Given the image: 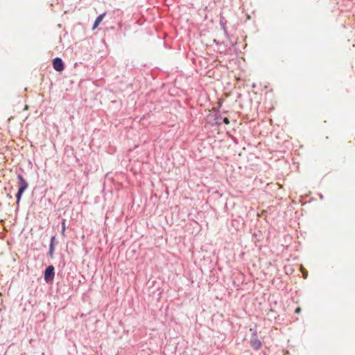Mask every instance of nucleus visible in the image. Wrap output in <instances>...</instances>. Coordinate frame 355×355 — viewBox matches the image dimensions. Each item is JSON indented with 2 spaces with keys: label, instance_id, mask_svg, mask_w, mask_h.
<instances>
[{
  "label": "nucleus",
  "instance_id": "39448f33",
  "mask_svg": "<svg viewBox=\"0 0 355 355\" xmlns=\"http://www.w3.org/2000/svg\"><path fill=\"white\" fill-rule=\"evenodd\" d=\"M105 14H106L105 12H103V13H102V14L99 15L96 17V19H95L94 23V24H93L92 30H94V29H96V28L98 27V26L99 25V24H100V23L102 21V20L103 19V18H104V17H105Z\"/></svg>",
  "mask_w": 355,
  "mask_h": 355
},
{
  "label": "nucleus",
  "instance_id": "ddd939ff",
  "mask_svg": "<svg viewBox=\"0 0 355 355\" xmlns=\"http://www.w3.org/2000/svg\"><path fill=\"white\" fill-rule=\"evenodd\" d=\"M301 312V309L300 307H297L295 311V313H299Z\"/></svg>",
  "mask_w": 355,
  "mask_h": 355
},
{
  "label": "nucleus",
  "instance_id": "4468645a",
  "mask_svg": "<svg viewBox=\"0 0 355 355\" xmlns=\"http://www.w3.org/2000/svg\"><path fill=\"white\" fill-rule=\"evenodd\" d=\"M304 278H306V277H307V272H306V274H304Z\"/></svg>",
  "mask_w": 355,
  "mask_h": 355
},
{
  "label": "nucleus",
  "instance_id": "2eb2a0df",
  "mask_svg": "<svg viewBox=\"0 0 355 355\" xmlns=\"http://www.w3.org/2000/svg\"><path fill=\"white\" fill-rule=\"evenodd\" d=\"M320 199H322L323 198V196L322 194L320 195Z\"/></svg>",
  "mask_w": 355,
  "mask_h": 355
},
{
  "label": "nucleus",
  "instance_id": "423d86ee",
  "mask_svg": "<svg viewBox=\"0 0 355 355\" xmlns=\"http://www.w3.org/2000/svg\"><path fill=\"white\" fill-rule=\"evenodd\" d=\"M24 193V191L18 189L17 193H16V204L17 208L19 206V202L21 199L22 195Z\"/></svg>",
  "mask_w": 355,
  "mask_h": 355
},
{
  "label": "nucleus",
  "instance_id": "0eeeda50",
  "mask_svg": "<svg viewBox=\"0 0 355 355\" xmlns=\"http://www.w3.org/2000/svg\"><path fill=\"white\" fill-rule=\"evenodd\" d=\"M222 116L219 114H215L214 116V123L216 125L222 124Z\"/></svg>",
  "mask_w": 355,
  "mask_h": 355
},
{
  "label": "nucleus",
  "instance_id": "f257e3e1",
  "mask_svg": "<svg viewBox=\"0 0 355 355\" xmlns=\"http://www.w3.org/2000/svg\"><path fill=\"white\" fill-rule=\"evenodd\" d=\"M55 277V268L53 265L46 267L44 272V279L46 283L51 282Z\"/></svg>",
  "mask_w": 355,
  "mask_h": 355
},
{
  "label": "nucleus",
  "instance_id": "7ed1b4c3",
  "mask_svg": "<svg viewBox=\"0 0 355 355\" xmlns=\"http://www.w3.org/2000/svg\"><path fill=\"white\" fill-rule=\"evenodd\" d=\"M53 67L57 71H62L64 69V64L60 58H55L53 60Z\"/></svg>",
  "mask_w": 355,
  "mask_h": 355
},
{
  "label": "nucleus",
  "instance_id": "20e7f679",
  "mask_svg": "<svg viewBox=\"0 0 355 355\" xmlns=\"http://www.w3.org/2000/svg\"><path fill=\"white\" fill-rule=\"evenodd\" d=\"M17 178L18 180V182H17V184L19 186L18 189L25 191L28 187V183L27 182V181L24 178V177L21 174H17Z\"/></svg>",
  "mask_w": 355,
  "mask_h": 355
},
{
  "label": "nucleus",
  "instance_id": "9b49d317",
  "mask_svg": "<svg viewBox=\"0 0 355 355\" xmlns=\"http://www.w3.org/2000/svg\"><path fill=\"white\" fill-rule=\"evenodd\" d=\"M220 25L222 26L223 29L224 30L225 35H226L227 36H228L227 31V30H226V28H225V25H224V24H223V20H222V19H220Z\"/></svg>",
  "mask_w": 355,
  "mask_h": 355
},
{
  "label": "nucleus",
  "instance_id": "f03ea898",
  "mask_svg": "<svg viewBox=\"0 0 355 355\" xmlns=\"http://www.w3.org/2000/svg\"><path fill=\"white\" fill-rule=\"evenodd\" d=\"M250 345L254 350H259L262 347L261 341L257 337L256 331L252 332V335L250 338Z\"/></svg>",
  "mask_w": 355,
  "mask_h": 355
},
{
  "label": "nucleus",
  "instance_id": "9d476101",
  "mask_svg": "<svg viewBox=\"0 0 355 355\" xmlns=\"http://www.w3.org/2000/svg\"><path fill=\"white\" fill-rule=\"evenodd\" d=\"M55 240V235H53L51 238L49 246H51V245L54 246Z\"/></svg>",
  "mask_w": 355,
  "mask_h": 355
},
{
  "label": "nucleus",
  "instance_id": "1a4fd4ad",
  "mask_svg": "<svg viewBox=\"0 0 355 355\" xmlns=\"http://www.w3.org/2000/svg\"><path fill=\"white\" fill-rule=\"evenodd\" d=\"M55 248L54 246H49L48 254L51 258H53Z\"/></svg>",
  "mask_w": 355,
  "mask_h": 355
},
{
  "label": "nucleus",
  "instance_id": "f8f14e48",
  "mask_svg": "<svg viewBox=\"0 0 355 355\" xmlns=\"http://www.w3.org/2000/svg\"><path fill=\"white\" fill-rule=\"evenodd\" d=\"M224 123L225 124H229L230 123V120L227 117H224L222 119V123Z\"/></svg>",
  "mask_w": 355,
  "mask_h": 355
},
{
  "label": "nucleus",
  "instance_id": "6e6552de",
  "mask_svg": "<svg viewBox=\"0 0 355 355\" xmlns=\"http://www.w3.org/2000/svg\"><path fill=\"white\" fill-rule=\"evenodd\" d=\"M66 222L67 220L65 218H62L61 220V234L62 236H65V231H66Z\"/></svg>",
  "mask_w": 355,
  "mask_h": 355
}]
</instances>
